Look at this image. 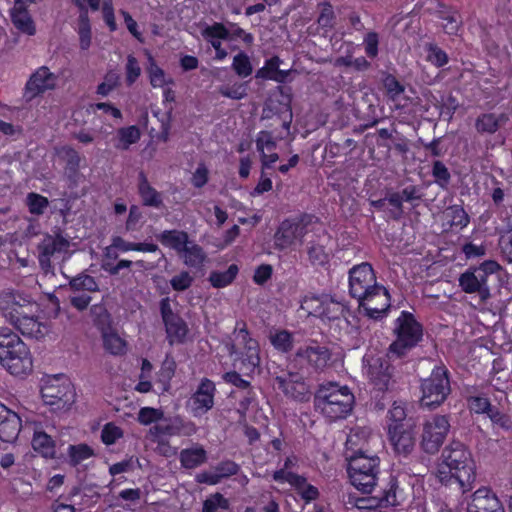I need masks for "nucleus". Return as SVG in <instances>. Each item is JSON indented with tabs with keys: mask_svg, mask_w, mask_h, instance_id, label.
Instances as JSON below:
<instances>
[{
	"mask_svg": "<svg viewBox=\"0 0 512 512\" xmlns=\"http://www.w3.org/2000/svg\"><path fill=\"white\" fill-rule=\"evenodd\" d=\"M0 364L14 376H26L33 370V357L26 343L10 328H0Z\"/></svg>",
	"mask_w": 512,
	"mask_h": 512,
	"instance_id": "obj_1",
	"label": "nucleus"
},
{
	"mask_svg": "<svg viewBox=\"0 0 512 512\" xmlns=\"http://www.w3.org/2000/svg\"><path fill=\"white\" fill-rule=\"evenodd\" d=\"M443 465L448 468L450 481L454 480L463 493L474 488L475 462L471 453L460 441H452L442 452Z\"/></svg>",
	"mask_w": 512,
	"mask_h": 512,
	"instance_id": "obj_2",
	"label": "nucleus"
},
{
	"mask_svg": "<svg viewBox=\"0 0 512 512\" xmlns=\"http://www.w3.org/2000/svg\"><path fill=\"white\" fill-rule=\"evenodd\" d=\"M274 117L281 122L282 131L276 136L273 135L272 131H259L255 139L256 150L259 154H263L265 151H274L277 148V141L287 139L291 134L290 127L293 114L290 103L268 99L262 110V118L273 119Z\"/></svg>",
	"mask_w": 512,
	"mask_h": 512,
	"instance_id": "obj_3",
	"label": "nucleus"
},
{
	"mask_svg": "<svg viewBox=\"0 0 512 512\" xmlns=\"http://www.w3.org/2000/svg\"><path fill=\"white\" fill-rule=\"evenodd\" d=\"M234 342L228 346L229 355L239 369L250 375L260 366V348L257 340L250 336L245 322H237L234 329Z\"/></svg>",
	"mask_w": 512,
	"mask_h": 512,
	"instance_id": "obj_4",
	"label": "nucleus"
},
{
	"mask_svg": "<svg viewBox=\"0 0 512 512\" xmlns=\"http://www.w3.org/2000/svg\"><path fill=\"white\" fill-rule=\"evenodd\" d=\"M393 335L395 339L389 346L388 355L402 358L422 340L423 327L412 313L402 311L394 321Z\"/></svg>",
	"mask_w": 512,
	"mask_h": 512,
	"instance_id": "obj_5",
	"label": "nucleus"
},
{
	"mask_svg": "<svg viewBox=\"0 0 512 512\" xmlns=\"http://www.w3.org/2000/svg\"><path fill=\"white\" fill-rule=\"evenodd\" d=\"M347 472L351 484L363 493H371L378 481L380 459L376 455L347 453Z\"/></svg>",
	"mask_w": 512,
	"mask_h": 512,
	"instance_id": "obj_6",
	"label": "nucleus"
},
{
	"mask_svg": "<svg viewBox=\"0 0 512 512\" xmlns=\"http://www.w3.org/2000/svg\"><path fill=\"white\" fill-rule=\"evenodd\" d=\"M500 269V264L494 260H486L478 267H470L459 276V287L466 294H477L479 303L485 304L491 298L488 277Z\"/></svg>",
	"mask_w": 512,
	"mask_h": 512,
	"instance_id": "obj_7",
	"label": "nucleus"
},
{
	"mask_svg": "<svg viewBox=\"0 0 512 512\" xmlns=\"http://www.w3.org/2000/svg\"><path fill=\"white\" fill-rule=\"evenodd\" d=\"M318 218L309 213L284 219L278 226L274 234V245L278 250H285L294 245L297 241H302L303 237L313 230Z\"/></svg>",
	"mask_w": 512,
	"mask_h": 512,
	"instance_id": "obj_8",
	"label": "nucleus"
},
{
	"mask_svg": "<svg viewBox=\"0 0 512 512\" xmlns=\"http://www.w3.org/2000/svg\"><path fill=\"white\" fill-rule=\"evenodd\" d=\"M354 395L347 386L322 384V414L330 421L345 418L352 410Z\"/></svg>",
	"mask_w": 512,
	"mask_h": 512,
	"instance_id": "obj_9",
	"label": "nucleus"
},
{
	"mask_svg": "<svg viewBox=\"0 0 512 512\" xmlns=\"http://www.w3.org/2000/svg\"><path fill=\"white\" fill-rule=\"evenodd\" d=\"M422 407L436 408L440 406L451 393L449 372L443 365L436 366L430 376L421 382Z\"/></svg>",
	"mask_w": 512,
	"mask_h": 512,
	"instance_id": "obj_10",
	"label": "nucleus"
},
{
	"mask_svg": "<svg viewBox=\"0 0 512 512\" xmlns=\"http://www.w3.org/2000/svg\"><path fill=\"white\" fill-rule=\"evenodd\" d=\"M41 397L52 410H67L75 402V389L72 383L63 376L48 378L41 387Z\"/></svg>",
	"mask_w": 512,
	"mask_h": 512,
	"instance_id": "obj_11",
	"label": "nucleus"
},
{
	"mask_svg": "<svg viewBox=\"0 0 512 512\" xmlns=\"http://www.w3.org/2000/svg\"><path fill=\"white\" fill-rule=\"evenodd\" d=\"M39 310L38 303L29 296L16 314L18 317L8 321L24 336L35 339L43 338L48 329L45 323L39 320Z\"/></svg>",
	"mask_w": 512,
	"mask_h": 512,
	"instance_id": "obj_12",
	"label": "nucleus"
},
{
	"mask_svg": "<svg viewBox=\"0 0 512 512\" xmlns=\"http://www.w3.org/2000/svg\"><path fill=\"white\" fill-rule=\"evenodd\" d=\"M450 430L449 417L433 415L423 424L421 446L426 453L438 452Z\"/></svg>",
	"mask_w": 512,
	"mask_h": 512,
	"instance_id": "obj_13",
	"label": "nucleus"
},
{
	"mask_svg": "<svg viewBox=\"0 0 512 512\" xmlns=\"http://www.w3.org/2000/svg\"><path fill=\"white\" fill-rule=\"evenodd\" d=\"M70 242L61 233H46L37 245L38 262L42 270L52 269V261L67 253Z\"/></svg>",
	"mask_w": 512,
	"mask_h": 512,
	"instance_id": "obj_14",
	"label": "nucleus"
},
{
	"mask_svg": "<svg viewBox=\"0 0 512 512\" xmlns=\"http://www.w3.org/2000/svg\"><path fill=\"white\" fill-rule=\"evenodd\" d=\"M376 283V277L369 263H361L349 271V292L358 301L372 290Z\"/></svg>",
	"mask_w": 512,
	"mask_h": 512,
	"instance_id": "obj_15",
	"label": "nucleus"
},
{
	"mask_svg": "<svg viewBox=\"0 0 512 512\" xmlns=\"http://www.w3.org/2000/svg\"><path fill=\"white\" fill-rule=\"evenodd\" d=\"M197 427L192 421H187L181 416L165 417L160 423L149 429L150 437L165 438L174 436H192Z\"/></svg>",
	"mask_w": 512,
	"mask_h": 512,
	"instance_id": "obj_16",
	"label": "nucleus"
},
{
	"mask_svg": "<svg viewBox=\"0 0 512 512\" xmlns=\"http://www.w3.org/2000/svg\"><path fill=\"white\" fill-rule=\"evenodd\" d=\"M358 302L368 317L378 320L386 315L390 307V295L385 287L377 284Z\"/></svg>",
	"mask_w": 512,
	"mask_h": 512,
	"instance_id": "obj_17",
	"label": "nucleus"
},
{
	"mask_svg": "<svg viewBox=\"0 0 512 512\" xmlns=\"http://www.w3.org/2000/svg\"><path fill=\"white\" fill-rule=\"evenodd\" d=\"M390 442L399 455H409L415 447V432L410 423L389 424Z\"/></svg>",
	"mask_w": 512,
	"mask_h": 512,
	"instance_id": "obj_18",
	"label": "nucleus"
},
{
	"mask_svg": "<svg viewBox=\"0 0 512 512\" xmlns=\"http://www.w3.org/2000/svg\"><path fill=\"white\" fill-rule=\"evenodd\" d=\"M275 383L286 396L297 401H307L311 396L309 386L298 373H287L277 376Z\"/></svg>",
	"mask_w": 512,
	"mask_h": 512,
	"instance_id": "obj_19",
	"label": "nucleus"
},
{
	"mask_svg": "<svg viewBox=\"0 0 512 512\" xmlns=\"http://www.w3.org/2000/svg\"><path fill=\"white\" fill-rule=\"evenodd\" d=\"M392 367L387 360L382 358L373 359L369 364L367 375L377 392L389 391L393 388Z\"/></svg>",
	"mask_w": 512,
	"mask_h": 512,
	"instance_id": "obj_20",
	"label": "nucleus"
},
{
	"mask_svg": "<svg viewBox=\"0 0 512 512\" xmlns=\"http://www.w3.org/2000/svg\"><path fill=\"white\" fill-rule=\"evenodd\" d=\"M210 37L223 38L226 41L241 40L246 45H251L254 42V36L242 29L237 23H228V26L221 22H214L209 25L206 33Z\"/></svg>",
	"mask_w": 512,
	"mask_h": 512,
	"instance_id": "obj_21",
	"label": "nucleus"
},
{
	"mask_svg": "<svg viewBox=\"0 0 512 512\" xmlns=\"http://www.w3.org/2000/svg\"><path fill=\"white\" fill-rule=\"evenodd\" d=\"M215 392L214 382L208 378H203L191 398L192 410L195 416H201L212 409Z\"/></svg>",
	"mask_w": 512,
	"mask_h": 512,
	"instance_id": "obj_22",
	"label": "nucleus"
},
{
	"mask_svg": "<svg viewBox=\"0 0 512 512\" xmlns=\"http://www.w3.org/2000/svg\"><path fill=\"white\" fill-rule=\"evenodd\" d=\"M22 421L19 415L0 402V440L14 442L21 431Z\"/></svg>",
	"mask_w": 512,
	"mask_h": 512,
	"instance_id": "obj_23",
	"label": "nucleus"
},
{
	"mask_svg": "<svg viewBox=\"0 0 512 512\" xmlns=\"http://www.w3.org/2000/svg\"><path fill=\"white\" fill-rule=\"evenodd\" d=\"M467 512H505L504 508L497 498L487 488H480L473 494L471 502L468 504Z\"/></svg>",
	"mask_w": 512,
	"mask_h": 512,
	"instance_id": "obj_24",
	"label": "nucleus"
},
{
	"mask_svg": "<svg viewBox=\"0 0 512 512\" xmlns=\"http://www.w3.org/2000/svg\"><path fill=\"white\" fill-rule=\"evenodd\" d=\"M282 60L278 56H272L265 60L263 67L256 71L255 78L270 80L276 83H286L291 74V70H282L280 65Z\"/></svg>",
	"mask_w": 512,
	"mask_h": 512,
	"instance_id": "obj_25",
	"label": "nucleus"
},
{
	"mask_svg": "<svg viewBox=\"0 0 512 512\" xmlns=\"http://www.w3.org/2000/svg\"><path fill=\"white\" fill-rule=\"evenodd\" d=\"M31 445L34 451L45 459H61L57 456L55 440L37 426L33 430Z\"/></svg>",
	"mask_w": 512,
	"mask_h": 512,
	"instance_id": "obj_26",
	"label": "nucleus"
},
{
	"mask_svg": "<svg viewBox=\"0 0 512 512\" xmlns=\"http://www.w3.org/2000/svg\"><path fill=\"white\" fill-rule=\"evenodd\" d=\"M29 295L19 291L7 290L0 294V310L4 317L9 320L13 319L22 307V304L27 301Z\"/></svg>",
	"mask_w": 512,
	"mask_h": 512,
	"instance_id": "obj_27",
	"label": "nucleus"
},
{
	"mask_svg": "<svg viewBox=\"0 0 512 512\" xmlns=\"http://www.w3.org/2000/svg\"><path fill=\"white\" fill-rule=\"evenodd\" d=\"M370 436L371 430L367 427L352 428L347 435L345 443V459H347V453L356 455H368L364 449Z\"/></svg>",
	"mask_w": 512,
	"mask_h": 512,
	"instance_id": "obj_28",
	"label": "nucleus"
},
{
	"mask_svg": "<svg viewBox=\"0 0 512 512\" xmlns=\"http://www.w3.org/2000/svg\"><path fill=\"white\" fill-rule=\"evenodd\" d=\"M55 77L46 66L38 68L26 83V90L36 96L54 87Z\"/></svg>",
	"mask_w": 512,
	"mask_h": 512,
	"instance_id": "obj_29",
	"label": "nucleus"
},
{
	"mask_svg": "<svg viewBox=\"0 0 512 512\" xmlns=\"http://www.w3.org/2000/svg\"><path fill=\"white\" fill-rule=\"evenodd\" d=\"M383 506H398L401 505L406 497L407 493L405 488L401 486L400 481L391 476L386 485L381 489L379 494Z\"/></svg>",
	"mask_w": 512,
	"mask_h": 512,
	"instance_id": "obj_30",
	"label": "nucleus"
},
{
	"mask_svg": "<svg viewBox=\"0 0 512 512\" xmlns=\"http://www.w3.org/2000/svg\"><path fill=\"white\" fill-rule=\"evenodd\" d=\"M138 194L142 204L146 207L158 209L163 206L162 194L149 183L143 171H141L138 176Z\"/></svg>",
	"mask_w": 512,
	"mask_h": 512,
	"instance_id": "obj_31",
	"label": "nucleus"
},
{
	"mask_svg": "<svg viewBox=\"0 0 512 512\" xmlns=\"http://www.w3.org/2000/svg\"><path fill=\"white\" fill-rule=\"evenodd\" d=\"M207 451L202 445L196 444L191 448H184L179 453V461L184 469H195L207 461Z\"/></svg>",
	"mask_w": 512,
	"mask_h": 512,
	"instance_id": "obj_32",
	"label": "nucleus"
},
{
	"mask_svg": "<svg viewBox=\"0 0 512 512\" xmlns=\"http://www.w3.org/2000/svg\"><path fill=\"white\" fill-rule=\"evenodd\" d=\"M160 243L171 249H174L178 254H182L189 244V235L183 230H164L158 235Z\"/></svg>",
	"mask_w": 512,
	"mask_h": 512,
	"instance_id": "obj_33",
	"label": "nucleus"
},
{
	"mask_svg": "<svg viewBox=\"0 0 512 512\" xmlns=\"http://www.w3.org/2000/svg\"><path fill=\"white\" fill-rule=\"evenodd\" d=\"M164 326L170 345L183 344L186 341L189 329L180 315L164 322Z\"/></svg>",
	"mask_w": 512,
	"mask_h": 512,
	"instance_id": "obj_34",
	"label": "nucleus"
},
{
	"mask_svg": "<svg viewBox=\"0 0 512 512\" xmlns=\"http://www.w3.org/2000/svg\"><path fill=\"white\" fill-rule=\"evenodd\" d=\"M95 456L94 449L87 443L70 444L67 447V455L63 461L70 467L76 468L82 462Z\"/></svg>",
	"mask_w": 512,
	"mask_h": 512,
	"instance_id": "obj_35",
	"label": "nucleus"
},
{
	"mask_svg": "<svg viewBox=\"0 0 512 512\" xmlns=\"http://www.w3.org/2000/svg\"><path fill=\"white\" fill-rule=\"evenodd\" d=\"M10 18L13 25L22 33L29 36L36 34V27L29 15L27 7L14 6L10 9Z\"/></svg>",
	"mask_w": 512,
	"mask_h": 512,
	"instance_id": "obj_36",
	"label": "nucleus"
},
{
	"mask_svg": "<svg viewBox=\"0 0 512 512\" xmlns=\"http://www.w3.org/2000/svg\"><path fill=\"white\" fill-rule=\"evenodd\" d=\"M176 368L177 364L175 359L170 354H167L156 374L155 382L161 393H165L170 390L171 380L175 375Z\"/></svg>",
	"mask_w": 512,
	"mask_h": 512,
	"instance_id": "obj_37",
	"label": "nucleus"
},
{
	"mask_svg": "<svg viewBox=\"0 0 512 512\" xmlns=\"http://www.w3.org/2000/svg\"><path fill=\"white\" fill-rule=\"evenodd\" d=\"M505 114L483 113L475 121V128L479 133L494 134L507 121Z\"/></svg>",
	"mask_w": 512,
	"mask_h": 512,
	"instance_id": "obj_38",
	"label": "nucleus"
},
{
	"mask_svg": "<svg viewBox=\"0 0 512 512\" xmlns=\"http://www.w3.org/2000/svg\"><path fill=\"white\" fill-rule=\"evenodd\" d=\"M103 347L106 352L114 356H121L126 353L127 342L112 329L102 331Z\"/></svg>",
	"mask_w": 512,
	"mask_h": 512,
	"instance_id": "obj_39",
	"label": "nucleus"
},
{
	"mask_svg": "<svg viewBox=\"0 0 512 512\" xmlns=\"http://www.w3.org/2000/svg\"><path fill=\"white\" fill-rule=\"evenodd\" d=\"M346 306L343 299L334 298L332 296H322V317L328 320H340L345 317Z\"/></svg>",
	"mask_w": 512,
	"mask_h": 512,
	"instance_id": "obj_40",
	"label": "nucleus"
},
{
	"mask_svg": "<svg viewBox=\"0 0 512 512\" xmlns=\"http://www.w3.org/2000/svg\"><path fill=\"white\" fill-rule=\"evenodd\" d=\"M238 274V265L231 264L225 271H211L208 277V281L213 288L222 289L231 285Z\"/></svg>",
	"mask_w": 512,
	"mask_h": 512,
	"instance_id": "obj_41",
	"label": "nucleus"
},
{
	"mask_svg": "<svg viewBox=\"0 0 512 512\" xmlns=\"http://www.w3.org/2000/svg\"><path fill=\"white\" fill-rule=\"evenodd\" d=\"M344 504L347 509L356 508L359 510H371L378 506H383L379 495L372 497H359L355 493H349L344 500Z\"/></svg>",
	"mask_w": 512,
	"mask_h": 512,
	"instance_id": "obj_42",
	"label": "nucleus"
},
{
	"mask_svg": "<svg viewBox=\"0 0 512 512\" xmlns=\"http://www.w3.org/2000/svg\"><path fill=\"white\" fill-rule=\"evenodd\" d=\"M141 132L136 125L119 128L117 131V143L115 147L119 150H128L132 144L140 140Z\"/></svg>",
	"mask_w": 512,
	"mask_h": 512,
	"instance_id": "obj_43",
	"label": "nucleus"
},
{
	"mask_svg": "<svg viewBox=\"0 0 512 512\" xmlns=\"http://www.w3.org/2000/svg\"><path fill=\"white\" fill-rule=\"evenodd\" d=\"M69 287L73 292H97L99 291V285L96 279L84 272L72 277L69 280Z\"/></svg>",
	"mask_w": 512,
	"mask_h": 512,
	"instance_id": "obj_44",
	"label": "nucleus"
},
{
	"mask_svg": "<svg viewBox=\"0 0 512 512\" xmlns=\"http://www.w3.org/2000/svg\"><path fill=\"white\" fill-rule=\"evenodd\" d=\"M270 343L280 353H290L294 346L293 334L288 330H277L270 335Z\"/></svg>",
	"mask_w": 512,
	"mask_h": 512,
	"instance_id": "obj_45",
	"label": "nucleus"
},
{
	"mask_svg": "<svg viewBox=\"0 0 512 512\" xmlns=\"http://www.w3.org/2000/svg\"><path fill=\"white\" fill-rule=\"evenodd\" d=\"M58 156L66 162V170L70 175H76L80 168L81 157L71 146L65 145L58 150Z\"/></svg>",
	"mask_w": 512,
	"mask_h": 512,
	"instance_id": "obj_46",
	"label": "nucleus"
},
{
	"mask_svg": "<svg viewBox=\"0 0 512 512\" xmlns=\"http://www.w3.org/2000/svg\"><path fill=\"white\" fill-rule=\"evenodd\" d=\"M149 67L147 69L149 81L153 88H164L165 85L174 84L172 78H167L165 71L159 67L153 57H149Z\"/></svg>",
	"mask_w": 512,
	"mask_h": 512,
	"instance_id": "obj_47",
	"label": "nucleus"
},
{
	"mask_svg": "<svg viewBox=\"0 0 512 512\" xmlns=\"http://www.w3.org/2000/svg\"><path fill=\"white\" fill-rule=\"evenodd\" d=\"M184 264L191 268H199L203 265L206 255L201 246L198 244L187 245L186 250H183Z\"/></svg>",
	"mask_w": 512,
	"mask_h": 512,
	"instance_id": "obj_48",
	"label": "nucleus"
},
{
	"mask_svg": "<svg viewBox=\"0 0 512 512\" xmlns=\"http://www.w3.org/2000/svg\"><path fill=\"white\" fill-rule=\"evenodd\" d=\"M296 361L300 362L301 367L306 364L307 368L311 367L317 371L320 361V347L300 348L296 353Z\"/></svg>",
	"mask_w": 512,
	"mask_h": 512,
	"instance_id": "obj_49",
	"label": "nucleus"
},
{
	"mask_svg": "<svg viewBox=\"0 0 512 512\" xmlns=\"http://www.w3.org/2000/svg\"><path fill=\"white\" fill-rule=\"evenodd\" d=\"M79 44L82 50H88L91 45V24L87 12H81L79 15Z\"/></svg>",
	"mask_w": 512,
	"mask_h": 512,
	"instance_id": "obj_50",
	"label": "nucleus"
},
{
	"mask_svg": "<svg viewBox=\"0 0 512 512\" xmlns=\"http://www.w3.org/2000/svg\"><path fill=\"white\" fill-rule=\"evenodd\" d=\"M26 205L32 215H43L49 207V200L47 197L36 192H30L26 197Z\"/></svg>",
	"mask_w": 512,
	"mask_h": 512,
	"instance_id": "obj_51",
	"label": "nucleus"
},
{
	"mask_svg": "<svg viewBox=\"0 0 512 512\" xmlns=\"http://www.w3.org/2000/svg\"><path fill=\"white\" fill-rule=\"evenodd\" d=\"M232 69L239 77L242 78H246L252 74L253 67L245 52L241 51L234 56Z\"/></svg>",
	"mask_w": 512,
	"mask_h": 512,
	"instance_id": "obj_52",
	"label": "nucleus"
},
{
	"mask_svg": "<svg viewBox=\"0 0 512 512\" xmlns=\"http://www.w3.org/2000/svg\"><path fill=\"white\" fill-rule=\"evenodd\" d=\"M229 508V500L223 494L216 492L203 502L202 512H217L218 509L228 510Z\"/></svg>",
	"mask_w": 512,
	"mask_h": 512,
	"instance_id": "obj_53",
	"label": "nucleus"
},
{
	"mask_svg": "<svg viewBox=\"0 0 512 512\" xmlns=\"http://www.w3.org/2000/svg\"><path fill=\"white\" fill-rule=\"evenodd\" d=\"M120 84V76L115 71H108L104 80L97 86L96 93L102 97L108 96Z\"/></svg>",
	"mask_w": 512,
	"mask_h": 512,
	"instance_id": "obj_54",
	"label": "nucleus"
},
{
	"mask_svg": "<svg viewBox=\"0 0 512 512\" xmlns=\"http://www.w3.org/2000/svg\"><path fill=\"white\" fill-rule=\"evenodd\" d=\"M164 419V412L161 409L153 407H142L138 413V422L142 425H150Z\"/></svg>",
	"mask_w": 512,
	"mask_h": 512,
	"instance_id": "obj_55",
	"label": "nucleus"
},
{
	"mask_svg": "<svg viewBox=\"0 0 512 512\" xmlns=\"http://www.w3.org/2000/svg\"><path fill=\"white\" fill-rule=\"evenodd\" d=\"M124 435L123 430L114 424L113 422H109L105 424L101 431V441L107 445L115 444L120 438Z\"/></svg>",
	"mask_w": 512,
	"mask_h": 512,
	"instance_id": "obj_56",
	"label": "nucleus"
},
{
	"mask_svg": "<svg viewBox=\"0 0 512 512\" xmlns=\"http://www.w3.org/2000/svg\"><path fill=\"white\" fill-rule=\"evenodd\" d=\"M300 479L302 480L301 482L293 485L296 493L300 495L306 503L315 500L319 495L317 487L309 484L304 476L300 475Z\"/></svg>",
	"mask_w": 512,
	"mask_h": 512,
	"instance_id": "obj_57",
	"label": "nucleus"
},
{
	"mask_svg": "<svg viewBox=\"0 0 512 512\" xmlns=\"http://www.w3.org/2000/svg\"><path fill=\"white\" fill-rule=\"evenodd\" d=\"M446 216L450 219L451 226L466 227L469 223V217L463 207L454 205L446 210Z\"/></svg>",
	"mask_w": 512,
	"mask_h": 512,
	"instance_id": "obj_58",
	"label": "nucleus"
},
{
	"mask_svg": "<svg viewBox=\"0 0 512 512\" xmlns=\"http://www.w3.org/2000/svg\"><path fill=\"white\" fill-rule=\"evenodd\" d=\"M441 19L446 23L443 24L447 34H455L461 23V17L456 10L441 11Z\"/></svg>",
	"mask_w": 512,
	"mask_h": 512,
	"instance_id": "obj_59",
	"label": "nucleus"
},
{
	"mask_svg": "<svg viewBox=\"0 0 512 512\" xmlns=\"http://www.w3.org/2000/svg\"><path fill=\"white\" fill-rule=\"evenodd\" d=\"M214 470L220 482L223 478L237 475L240 471V466L232 460H223L215 466Z\"/></svg>",
	"mask_w": 512,
	"mask_h": 512,
	"instance_id": "obj_60",
	"label": "nucleus"
},
{
	"mask_svg": "<svg viewBox=\"0 0 512 512\" xmlns=\"http://www.w3.org/2000/svg\"><path fill=\"white\" fill-rule=\"evenodd\" d=\"M432 176L435 182L441 187L446 188L450 182L451 175L445 164L439 160L433 163Z\"/></svg>",
	"mask_w": 512,
	"mask_h": 512,
	"instance_id": "obj_61",
	"label": "nucleus"
},
{
	"mask_svg": "<svg viewBox=\"0 0 512 512\" xmlns=\"http://www.w3.org/2000/svg\"><path fill=\"white\" fill-rule=\"evenodd\" d=\"M194 282L193 276L188 271H181L170 279V285L174 291L182 292L189 289Z\"/></svg>",
	"mask_w": 512,
	"mask_h": 512,
	"instance_id": "obj_62",
	"label": "nucleus"
},
{
	"mask_svg": "<svg viewBox=\"0 0 512 512\" xmlns=\"http://www.w3.org/2000/svg\"><path fill=\"white\" fill-rule=\"evenodd\" d=\"M468 407L471 412L477 414H489L493 409V406L489 402V400L485 397L481 396H471L467 399Z\"/></svg>",
	"mask_w": 512,
	"mask_h": 512,
	"instance_id": "obj_63",
	"label": "nucleus"
},
{
	"mask_svg": "<svg viewBox=\"0 0 512 512\" xmlns=\"http://www.w3.org/2000/svg\"><path fill=\"white\" fill-rule=\"evenodd\" d=\"M384 88L386 89L387 95L393 101L400 96L404 91L405 87L393 76L387 75L383 80Z\"/></svg>",
	"mask_w": 512,
	"mask_h": 512,
	"instance_id": "obj_64",
	"label": "nucleus"
}]
</instances>
